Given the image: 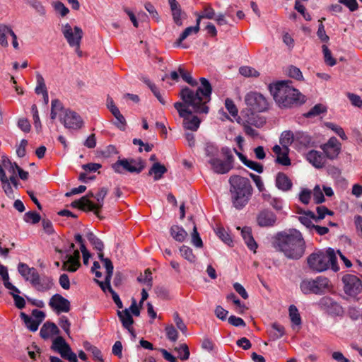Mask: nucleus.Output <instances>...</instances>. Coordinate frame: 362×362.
I'll use <instances>...</instances> for the list:
<instances>
[{"instance_id":"nucleus-40","label":"nucleus","mask_w":362,"mask_h":362,"mask_svg":"<svg viewBox=\"0 0 362 362\" xmlns=\"http://www.w3.org/2000/svg\"><path fill=\"white\" fill-rule=\"evenodd\" d=\"M178 72L182 78L191 86L195 87L198 85L197 81L192 78L191 74L186 71L181 66L178 67Z\"/></svg>"},{"instance_id":"nucleus-44","label":"nucleus","mask_w":362,"mask_h":362,"mask_svg":"<svg viewBox=\"0 0 362 362\" xmlns=\"http://www.w3.org/2000/svg\"><path fill=\"white\" fill-rule=\"evenodd\" d=\"M174 350L177 352L178 358L182 361H186L189 358V347L186 344H182L179 346L175 347Z\"/></svg>"},{"instance_id":"nucleus-35","label":"nucleus","mask_w":362,"mask_h":362,"mask_svg":"<svg viewBox=\"0 0 362 362\" xmlns=\"http://www.w3.org/2000/svg\"><path fill=\"white\" fill-rule=\"evenodd\" d=\"M21 318L23 320L25 326L32 332L37 330L40 325L39 322H37L32 317L26 315L25 313H21Z\"/></svg>"},{"instance_id":"nucleus-20","label":"nucleus","mask_w":362,"mask_h":362,"mask_svg":"<svg viewBox=\"0 0 362 362\" xmlns=\"http://www.w3.org/2000/svg\"><path fill=\"white\" fill-rule=\"evenodd\" d=\"M104 267L106 269V275L105 281H99L94 279L95 282L98 284L103 292L106 293L107 291H110L112 288L110 286V281L113 273V264L110 259H104Z\"/></svg>"},{"instance_id":"nucleus-27","label":"nucleus","mask_w":362,"mask_h":362,"mask_svg":"<svg viewBox=\"0 0 362 362\" xmlns=\"http://www.w3.org/2000/svg\"><path fill=\"white\" fill-rule=\"evenodd\" d=\"M117 315L122 324V326L133 334L134 330L132 325L134 323V320L129 313V310L128 309H125L122 311L118 310Z\"/></svg>"},{"instance_id":"nucleus-15","label":"nucleus","mask_w":362,"mask_h":362,"mask_svg":"<svg viewBox=\"0 0 362 362\" xmlns=\"http://www.w3.org/2000/svg\"><path fill=\"white\" fill-rule=\"evenodd\" d=\"M49 305L58 314L62 313H68L71 308L69 300L58 293H56L51 297L49 301Z\"/></svg>"},{"instance_id":"nucleus-52","label":"nucleus","mask_w":362,"mask_h":362,"mask_svg":"<svg viewBox=\"0 0 362 362\" xmlns=\"http://www.w3.org/2000/svg\"><path fill=\"white\" fill-rule=\"evenodd\" d=\"M215 232L216 235L218 236V238L226 244L230 245V244L233 243V240L230 237V235L223 228L218 227L216 228Z\"/></svg>"},{"instance_id":"nucleus-41","label":"nucleus","mask_w":362,"mask_h":362,"mask_svg":"<svg viewBox=\"0 0 362 362\" xmlns=\"http://www.w3.org/2000/svg\"><path fill=\"white\" fill-rule=\"evenodd\" d=\"M289 317L292 322V323L295 325H301V317L300 316L298 308L294 305H291L289 306Z\"/></svg>"},{"instance_id":"nucleus-42","label":"nucleus","mask_w":362,"mask_h":362,"mask_svg":"<svg viewBox=\"0 0 362 362\" xmlns=\"http://www.w3.org/2000/svg\"><path fill=\"white\" fill-rule=\"evenodd\" d=\"M181 256L191 263L196 261V256L193 254L192 250L186 245H182L180 248Z\"/></svg>"},{"instance_id":"nucleus-19","label":"nucleus","mask_w":362,"mask_h":362,"mask_svg":"<svg viewBox=\"0 0 362 362\" xmlns=\"http://www.w3.org/2000/svg\"><path fill=\"white\" fill-rule=\"evenodd\" d=\"M31 285L37 291L45 293L52 288L54 282L52 277L48 276H40L38 274Z\"/></svg>"},{"instance_id":"nucleus-23","label":"nucleus","mask_w":362,"mask_h":362,"mask_svg":"<svg viewBox=\"0 0 362 362\" xmlns=\"http://www.w3.org/2000/svg\"><path fill=\"white\" fill-rule=\"evenodd\" d=\"M299 216L298 217V220L300 221L301 224L305 226L310 232L313 231V227L315 223V214L313 211L308 210V211H302L298 213Z\"/></svg>"},{"instance_id":"nucleus-50","label":"nucleus","mask_w":362,"mask_h":362,"mask_svg":"<svg viewBox=\"0 0 362 362\" xmlns=\"http://www.w3.org/2000/svg\"><path fill=\"white\" fill-rule=\"evenodd\" d=\"M326 111L327 109L325 106H324L322 104H317L313 107H312L306 114H305V116L306 117H312L317 116L322 112H325Z\"/></svg>"},{"instance_id":"nucleus-24","label":"nucleus","mask_w":362,"mask_h":362,"mask_svg":"<svg viewBox=\"0 0 362 362\" xmlns=\"http://www.w3.org/2000/svg\"><path fill=\"white\" fill-rule=\"evenodd\" d=\"M306 158L316 168H322L326 161L324 154L315 150L310 151L306 155Z\"/></svg>"},{"instance_id":"nucleus-9","label":"nucleus","mask_w":362,"mask_h":362,"mask_svg":"<svg viewBox=\"0 0 362 362\" xmlns=\"http://www.w3.org/2000/svg\"><path fill=\"white\" fill-rule=\"evenodd\" d=\"M329 281L325 276H317L315 279H304L300 284L301 291L304 294H322L329 287Z\"/></svg>"},{"instance_id":"nucleus-37","label":"nucleus","mask_w":362,"mask_h":362,"mask_svg":"<svg viewBox=\"0 0 362 362\" xmlns=\"http://www.w3.org/2000/svg\"><path fill=\"white\" fill-rule=\"evenodd\" d=\"M271 337L276 340L282 337L285 334V329L284 326L274 322L272 325L269 330Z\"/></svg>"},{"instance_id":"nucleus-21","label":"nucleus","mask_w":362,"mask_h":362,"mask_svg":"<svg viewBox=\"0 0 362 362\" xmlns=\"http://www.w3.org/2000/svg\"><path fill=\"white\" fill-rule=\"evenodd\" d=\"M209 163L211 165L213 171L217 174H226L233 168V165H230L228 163L217 157L210 158Z\"/></svg>"},{"instance_id":"nucleus-8","label":"nucleus","mask_w":362,"mask_h":362,"mask_svg":"<svg viewBox=\"0 0 362 362\" xmlns=\"http://www.w3.org/2000/svg\"><path fill=\"white\" fill-rule=\"evenodd\" d=\"M114 171L119 174H123L124 172L140 173L145 168V163L141 158L137 159H119L112 165Z\"/></svg>"},{"instance_id":"nucleus-34","label":"nucleus","mask_w":362,"mask_h":362,"mask_svg":"<svg viewBox=\"0 0 362 362\" xmlns=\"http://www.w3.org/2000/svg\"><path fill=\"white\" fill-rule=\"evenodd\" d=\"M312 142L311 137L306 133L297 132L295 134V144H298L300 147H307Z\"/></svg>"},{"instance_id":"nucleus-18","label":"nucleus","mask_w":362,"mask_h":362,"mask_svg":"<svg viewBox=\"0 0 362 362\" xmlns=\"http://www.w3.org/2000/svg\"><path fill=\"white\" fill-rule=\"evenodd\" d=\"M321 148L325 153L326 157L329 159L336 158L341 151V144L336 137H331L328 141L321 146Z\"/></svg>"},{"instance_id":"nucleus-1","label":"nucleus","mask_w":362,"mask_h":362,"mask_svg":"<svg viewBox=\"0 0 362 362\" xmlns=\"http://www.w3.org/2000/svg\"><path fill=\"white\" fill-rule=\"evenodd\" d=\"M199 81L201 86L196 90L187 86L182 88L180 93L182 103L177 102L174 104L180 117L184 119L185 128L192 131L197 130L201 121L197 116H189L192 112L208 113L209 107L206 103L210 101L212 92L211 85L206 78L202 77Z\"/></svg>"},{"instance_id":"nucleus-63","label":"nucleus","mask_w":362,"mask_h":362,"mask_svg":"<svg viewBox=\"0 0 362 362\" xmlns=\"http://www.w3.org/2000/svg\"><path fill=\"white\" fill-rule=\"evenodd\" d=\"M173 319L177 327L184 334H186L187 332V326L183 322L182 320L180 317L178 313L175 312L173 314Z\"/></svg>"},{"instance_id":"nucleus-57","label":"nucleus","mask_w":362,"mask_h":362,"mask_svg":"<svg viewBox=\"0 0 362 362\" xmlns=\"http://www.w3.org/2000/svg\"><path fill=\"white\" fill-rule=\"evenodd\" d=\"M167 338L171 341H176L178 338V332L173 325H168L165 329Z\"/></svg>"},{"instance_id":"nucleus-5","label":"nucleus","mask_w":362,"mask_h":362,"mask_svg":"<svg viewBox=\"0 0 362 362\" xmlns=\"http://www.w3.org/2000/svg\"><path fill=\"white\" fill-rule=\"evenodd\" d=\"M306 261L309 269L315 273H321L329 268L335 272L339 270L335 251L331 247L326 251L313 252L308 256Z\"/></svg>"},{"instance_id":"nucleus-11","label":"nucleus","mask_w":362,"mask_h":362,"mask_svg":"<svg viewBox=\"0 0 362 362\" xmlns=\"http://www.w3.org/2000/svg\"><path fill=\"white\" fill-rule=\"evenodd\" d=\"M344 291L349 296L355 297L362 291V281L354 274H346L342 277Z\"/></svg>"},{"instance_id":"nucleus-30","label":"nucleus","mask_w":362,"mask_h":362,"mask_svg":"<svg viewBox=\"0 0 362 362\" xmlns=\"http://www.w3.org/2000/svg\"><path fill=\"white\" fill-rule=\"evenodd\" d=\"M64 111H66V110L64 108L60 100L58 99L52 100L50 118L52 120L55 119L57 117L60 118V115L63 114Z\"/></svg>"},{"instance_id":"nucleus-6","label":"nucleus","mask_w":362,"mask_h":362,"mask_svg":"<svg viewBox=\"0 0 362 362\" xmlns=\"http://www.w3.org/2000/svg\"><path fill=\"white\" fill-rule=\"evenodd\" d=\"M76 243H71L69 248L66 250L65 259L63 262V270L70 272H76L80 266V251L83 255V264L88 265L90 256L86 249L83 239L80 234L75 235Z\"/></svg>"},{"instance_id":"nucleus-16","label":"nucleus","mask_w":362,"mask_h":362,"mask_svg":"<svg viewBox=\"0 0 362 362\" xmlns=\"http://www.w3.org/2000/svg\"><path fill=\"white\" fill-rule=\"evenodd\" d=\"M108 188L102 187L98 189L95 195L92 193V213L97 216L99 219H103V217L100 215V209L103 206L104 199L107 194Z\"/></svg>"},{"instance_id":"nucleus-53","label":"nucleus","mask_w":362,"mask_h":362,"mask_svg":"<svg viewBox=\"0 0 362 362\" xmlns=\"http://www.w3.org/2000/svg\"><path fill=\"white\" fill-rule=\"evenodd\" d=\"M239 72L245 77H257L259 74L254 68L250 66H242L239 69Z\"/></svg>"},{"instance_id":"nucleus-2","label":"nucleus","mask_w":362,"mask_h":362,"mask_svg":"<svg viewBox=\"0 0 362 362\" xmlns=\"http://www.w3.org/2000/svg\"><path fill=\"white\" fill-rule=\"evenodd\" d=\"M273 247L291 259H299L305 251V242L300 231L290 230L288 233H279L273 242Z\"/></svg>"},{"instance_id":"nucleus-31","label":"nucleus","mask_w":362,"mask_h":362,"mask_svg":"<svg viewBox=\"0 0 362 362\" xmlns=\"http://www.w3.org/2000/svg\"><path fill=\"white\" fill-rule=\"evenodd\" d=\"M167 172V168L164 165L160 164V163H155L151 169L148 171V175H153V178L155 180H160L163 175Z\"/></svg>"},{"instance_id":"nucleus-56","label":"nucleus","mask_w":362,"mask_h":362,"mask_svg":"<svg viewBox=\"0 0 362 362\" xmlns=\"http://www.w3.org/2000/svg\"><path fill=\"white\" fill-rule=\"evenodd\" d=\"M192 243L197 247L201 248L203 247V242L197 231L196 224L194 223L193 231L192 233Z\"/></svg>"},{"instance_id":"nucleus-22","label":"nucleus","mask_w":362,"mask_h":362,"mask_svg":"<svg viewBox=\"0 0 362 362\" xmlns=\"http://www.w3.org/2000/svg\"><path fill=\"white\" fill-rule=\"evenodd\" d=\"M18 272L25 281L30 282V284L39 274L35 268L30 267L27 264L22 262L18 265Z\"/></svg>"},{"instance_id":"nucleus-12","label":"nucleus","mask_w":362,"mask_h":362,"mask_svg":"<svg viewBox=\"0 0 362 362\" xmlns=\"http://www.w3.org/2000/svg\"><path fill=\"white\" fill-rule=\"evenodd\" d=\"M52 349L58 352L63 358L68 360L69 362H77L76 354L71 351L69 345L62 337H57L54 339Z\"/></svg>"},{"instance_id":"nucleus-55","label":"nucleus","mask_w":362,"mask_h":362,"mask_svg":"<svg viewBox=\"0 0 362 362\" xmlns=\"http://www.w3.org/2000/svg\"><path fill=\"white\" fill-rule=\"evenodd\" d=\"M288 148H284V153L276 158V163L281 164L284 166H288L291 165V160L288 156Z\"/></svg>"},{"instance_id":"nucleus-17","label":"nucleus","mask_w":362,"mask_h":362,"mask_svg":"<svg viewBox=\"0 0 362 362\" xmlns=\"http://www.w3.org/2000/svg\"><path fill=\"white\" fill-rule=\"evenodd\" d=\"M276 214L269 209H263L257 216V223L260 227H273L276 225Z\"/></svg>"},{"instance_id":"nucleus-7","label":"nucleus","mask_w":362,"mask_h":362,"mask_svg":"<svg viewBox=\"0 0 362 362\" xmlns=\"http://www.w3.org/2000/svg\"><path fill=\"white\" fill-rule=\"evenodd\" d=\"M61 31L69 45L75 49L78 57H82V52L80 50L83 34L82 29L78 26L73 27L69 23H65L62 25Z\"/></svg>"},{"instance_id":"nucleus-62","label":"nucleus","mask_w":362,"mask_h":362,"mask_svg":"<svg viewBox=\"0 0 362 362\" xmlns=\"http://www.w3.org/2000/svg\"><path fill=\"white\" fill-rule=\"evenodd\" d=\"M54 10L62 17L66 16L69 13V8L61 1L54 4Z\"/></svg>"},{"instance_id":"nucleus-60","label":"nucleus","mask_w":362,"mask_h":362,"mask_svg":"<svg viewBox=\"0 0 362 362\" xmlns=\"http://www.w3.org/2000/svg\"><path fill=\"white\" fill-rule=\"evenodd\" d=\"M327 127L328 128H329L330 129H332V131H334L341 139L343 140H346L347 139V136L344 131V129L337 125V124H334L333 123H327Z\"/></svg>"},{"instance_id":"nucleus-4","label":"nucleus","mask_w":362,"mask_h":362,"mask_svg":"<svg viewBox=\"0 0 362 362\" xmlns=\"http://www.w3.org/2000/svg\"><path fill=\"white\" fill-rule=\"evenodd\" d=\"M228 182L233 206L240 210L247 204L252 194L251 182L248 178L240 175L230 176Z\"/></svg>"},{"instance_id":"nucleus-49","label":"nucleus","mask_w":362,"mask_h":362,"mask_svg":"<svg viewBox=\"0 0 362 362\" xmlns=\"http://www.w3.org/2000/svg\"><path fill=\"white\" fill-rule=\"evenodd\" d=\"M317 215H315V223H319L320 221L322 220L326 215H333V212L329 210L326 206H320L316 209Z\"/></svg>"},{"instance_id":"nucleus-39","label":"nucleus","mask_w":362,"mask_h":362,"mask_svg":"<svg viewBox=\"0 0 362 362\" xmlns=\"http://www.w3.org/2000/svg\"><path fill=\"white\" fill-rule=\"evenodd\" d=\"M293 143H295V135L290 131L283 132L280 138V144L284 148H288Z\"/></svg>"},{"instance_id":"nucleus-32","label":"nucleus","mask_w":362,"mask_h":362,"mask_svg":"<svg viewBox=\"0 0 362 362\" xmlns=\"http://www.w3.org/2000/svg\"><path fill=\"white\" fill-rule=\"evenodd\" d=\"M0 180L1 182L2 188L4 192L8 196H11L13 194V189L9 182L8 178L7 177L4 169L0 165Z\"/></svg>"},{"instance_id":"nucleus-33","label":"nucleus","mask_w":362,"mask_h":362,"mask_svg":"<svg viewBox=\"0 0 362 362\" xmlns=\"http://www.w3.org/2000/svg\"><path fill=\"white\" fill-rule=\"evenodd\" d=\"M72 206L76 207L84 211H90V199L89 194H87L78 200H75L71 204Z\"/></svg>"},{"instance_id":"nucleus-48","label":"nucleus","mask_w":362,"mask_h":362,"mask_svg":"<svg viewBox=\"0 0 362 362\" xmlns=\"http://www.w3.org/2000/svg\"><path fill=\"white\" fill-rule=\"evenodd\" d=\"M322 48L325 63L330 66H334L337 63V61L334 57H332L331 51L328 47L325 45H323Z\"/></svg>"},{"instance_id":"nucleus-45","label":"nucleus","mask_w":362,"mask_h":362,"mask_svg":"<svg viewBox=\"0 0 362 362\" xmlns=\"http://www.w3.org/2000/svg\"><path fill=\"white\" fill-rule=\"evenodd\" d=\"M36 81L35 93L40 95L47 92L44 78L40 73H37L36 74Z\"/></svg>"},{"instance_id":"nucleus-14","label":"nucleus","mask_w":362,"mask_h":362,"mask_svg":"<svg viewBox=\"0 0 362 362\" xmlns=\"http://www.w3.org/2000/svg\"><path fill=\"white\" fill-rule=\"evenodd\" d=\"M257 112L252 110H246L242 112L241 124L255 126L257 128L263 127L266 120L264 117L257 114Z\"/></svg>"},{"instance_id":"nucleus-28","label":"nucleus","mask_w":362,"mask_h":362,"mask_svg":"<svg viewBox=\"0 0 362 362\" xmlns=\"http://www.w3.org/2000/svg\"><path fill=\"white\" fill-rule=\"evenodd\" d=\"M241 234L248 248L255 252V250L257 248V244L252 235L251 228L250 227H244L241 230Z\"/></svg>"},{"instance_id":"nucleus-25","label":"nucleus","mask_w":362,"mask_h":362,"mask_svg":"<svg viewBox=\"0 0 362 362\" xmlns=\"http://www.w3.org/2000/svg\"><path fill=\"white\" fill-rule=\"evenodd\" d=\"M275 185L279 190L288 192L291 189L293 183L285 173L279 172L276 176Z\"/></svg>"},{"instance_id":"nucleus-3","label":"nucleus","mask_w":362,"mask_h":362,"mask_svg":"<svg viewBox=\"0 0 362 362\" xmlns=\"http://www.w3.org/2000/svg\"><path fill=\"white\" fill-rule=\"evenodd\" d=\"M269 88L275 102L283 107H290L305 103V96L293 86V82L289 80L279 81L270 84Z\"/></svg>"},{"instance_id":"nucleus-38","label":"nucleus","mask_w":362,"mask_h":362,"mask_svg":"<svg viewBox=\"0 0 362 362\" xmlns=\"http://www.w3.org/2000/svg\"><path fill=\"white\" fill-rule=\"evenodd\" d=\"M92 245L94 247L95 249H96L98 250V257L101 260V262L103 264H104V259H109L108 258H104V257H103V250L104 248L103 243L101 241V240H100L99 238H98L97 237L93 235V233H92Z\"/></svg>"},{"instance_id":"nucleus-26","label":"nucleus","mask_w":362,"mask_h":362,"mask_svg":"<svg viewBox=\"0 0 362 362\" xmlns=\"http://www.w3.org/2000/svg\"><path fill=\"white\" fill-rule=\"evenodd\" d=\"M59 329L57 326L53 323L47 322L40 329V334L44 339H47L59 334Z\"/></svg>"},{"instance_id":"nucleus-10","label":"nucleus","mask_w":362,"mask_h":362,"mask_svg":"<svg viewBox=\"0 0 362 362\" xmlns=\"http://www.w3.org/2000/svg\"><path fill=\"white\" fill-rule=\"evenodd\" d=\"M245 101L248 110L255 112H264L268 108V103L265 97L258 93L250 92L245 95Z\"/></svg>"},{"instance_id":"nucleus-64","label":"nucleus","mask_w":362,"mask_h":362,"mask_svg":"<svg viewBox=\"0 0 362 362\" xmlns=\"http://www.w3.org/2000/svg\"><path fill=\"white\" fill-rule=\"evenodd\" d=\"M225 106L227 110L229 112V113L233 116L235 117L238 115V108L236 107L234 102L230 99L226 98L225 100Z\"/></svg>"},{"instance_id":"nucleus-51","label":"nucleus","mask_w":362,"mask_h":362,"mask_svg":"<svg viewBox=\"0 0 362 362\" xmlns=\"http://www.w3.org/2000/svg\"><path fill=\"white\" fill-rule=\"evenodd\" d=\"M10 27L1 24L0 25V45L4 47H7L8 43L7 41V35L9 34Z\"/></svg>"},{"instance_id":"nucleus-59","label":"nucleus","mask_w":362,"mask_h":362,"mask_svg":"<svg viewBox=\"0 0 362 362\" xmlns=\"http://www.w3.org/2000/svg\"><path fill=\"white\" fill-rule=\"evenodd\" d=\"M288 75L296 80L301 81L303 79L302 72L300 69L294 66H290L287 71Z\"/></svg>"},{"instance_id":"nucleus-47","label":"nucleus","mask_w":362,"mask_h":362,"mask_svg":"<svg viewBox=\"0 0 362 362\" xmlns=\"http://www.w3.org/2000/svg\"><path fill=\"white\" fill-rule=\"evenodd\" d=\"M41 217L40 214L33 211H30L24 214L23 220L28 223L35 224L40 222Z\"/></svg>"},{"instance_id":"nucleus-13","label":"nucleus","mask_w":362,"mask_h":362,"mask_svg":"<svg viewBox=\"0 0 362 362\" xmlns=\"http://www.w3.org/2000/svg\"><path fill=\"white\" fill-rule=\"evenodd\" d=\"M60 121L66 128L74 130L80 129L83 124L81 117L70 110H66L60 115Z\"/></svg>"},{"instance_id":"nucleus-58","label":"nucleus","mask_w":362,"mask_h":362,"mask_svg":"<svg viewBox=\"0 0 362 362\" xmlns=\"http://www.w3.org/2000/svg\"><path fill=\"white\" fill-rule=\"evenodd\" d=\"M313 194L315 204H321L325 201L323 192L319 185L315 186L313 191Z\"/></svg>"},{"instance_id":"nucleus-29","label":"nucleus","mask_w":362,"mask_h":362,"mask_svg":"<svg viewBox=\"0 0 362 362\" xmlns=\"http://www.w3.org/2000/svg\"><path fill=\"white\" fill-rule=\"evenodd\" d=\"M171 236L177 242H183L187 237V231L177 225H174L170 230Z\"/></svg>"},{"instance_id":"nucleus-36","label":"nucleus","mask_w":362,"mask_h":362,"mask_svg":"<svg viewBox=\"0 0 362 362\" xmlns=\"http://www.w3.org/2000/svg\"><path fill=\"white\" fill-rule=\"evenodd\" d=\"M1 167L5 168L11 175H16V172L18 171L19 166L15 162H11L7 157L4 156L2 158V165Z\"/></svg>"},{"instance_id":"nucleus-54","label":"nucleus","mask_w":362,"mask_h":362,"mask_svg":"<svg viewBox=\"0 0 362 362\" xmlns=\"http://www.w3.org/2000/svg\"><path fill=\"white\" fill-rule=\"evenodd\" d=\"M325 18H322L320 20H319L320 24L318 25V30L317 32V37L320 39L322 42H327L329 41V37L326 34L324 25L322 23V21H325Z\"/></svg>"},{"instance_id":"nucleus-46","label":"nucleus","mask_w":362,"mask_h":362,"mask_svg":"<svg viewBox=\"0 0 362 362\" xmlns=\"http://www.w3.org/2000/svg\"><path fill=\"white\" fill-rule=\"evenodd\" d=\"M200 27L198 26H189L187 27L180 35L179 38L177 40V45H180L181 42L185 40L190 34L192 33H197L199 31Z\"/></svg>"},{"instance_id":"nucleus-61","label":"nucleus","mask_w":362,"mask_h":362,"mask_svg":"<svg viewBox=\"0 0 362 362\" xmlns=\"http://www.w3.org/2000/svg\"><path fill=\"white\" fill-rule=\"evenodd\" d=\"M171 11L175 23L178 26L182 25V17L185 18L186 15L182 11L181 8Z\"/></svg>"},{"instance_id":"nucleus-43","label":"nucleus","mask_w":362,"mask_h":362,"mask_svg":"<svg viewBox=\"0 0 362 362\" xmlns=\"http://www.w3.org/2000/svg\"><path fill=\"white\" fill-rule=\"evenodd\" d=\"M137 281L146 284L148 288H151L153 286V277L152 273L149 269L145 270L144 274H141L137 277Z\"/></svg>"}]
</instances>
